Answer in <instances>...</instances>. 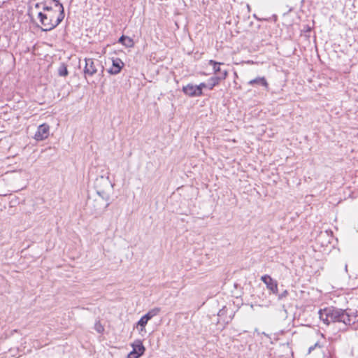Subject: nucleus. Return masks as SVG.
<instances>
[{
  "mask_svg": "<svg viewBox=\"0 0 358 358\" xmlns=\"http://www.w3.org/2000/svg\"><path fill=\"white\" fill-rule=\"evenodd\" d=\"M161 311V308L158 307H155L151 310H150L147 314L150 315V317L152 318L155 316L157 315Z\"/></svg>",
  "mask_w": 358,
  "mask_h": 358,
  "instance_id": "17",
  "label": "nucleus"
},
{
  "mask_svg": "<svg viewBox=\"0 0 358 358\" xmlns=\"http://www.w3.org/2000/svg\"><path fill=\"white\" fill-rule=\"evenodd\" d=\"M288 295V292L287 290H284L282 293H278V298L279 300H281L285 298Z\"/></svg>",
  "mask_w": 358,
  "mask_h": 358,
  "instance_id": "21",
  "label": "nucleus"
},
{
  "mask_svg": "<svg viewBox=\"0 0 358 358\" xmlns=\"http://www.w3.org/2000/svg\"><path fill=\"white\" fill-rule=\"evenodd\" d=\"M182 91L185 95H187L189 97L201 96L200 91L196 87V85H194L192 83H189L187 85L183 86Z\"/></svg>",
  "mask_w": 358,
  "mask_h": 358,
  "instance_id": "10",
  "label": "nucleus"
},
{
  "mask_svg": "<svg viewBox=\"0 0 358 358\" xmlns=\"http://www.w3.org/2000/svg\"><path fill=\"white\" fill-rule=\"evenodd\" d=\"M113 185L109 180V177L101 176L95 182V192L103 199L108 201L110 199V192L113 189Z\"/></svg>",
  "mask_w": 358,
  "mask_h": 358,
  "instance_id": "3",
  "label": "nucleus"
},
{
  "mask_svg": "<svg viewBox=\"0 0 358 358\" xmlns=\"http://www.w3.org/2000/svg\"><path fill=\"white\" fill-rule=\"evenodd\" d=\"M261 280L266 284V288L273 294H278V282L273 280L270 275H264L261 277Z\"/></svg>",
  "mask_w": 358,
  "mask_h": 358,
  "instance_id": "6",
  "label": "nucleus"
},
{
  "mask_svg": "<svg viewBox=\"0 0 358 358\" xmlns=\"http://www.w3.org/2000/svg\"><path fill=\"white\" fill-rule=\"evenodd\" d=\"M50 127L48 124L44 123L38 127L37 131L35 133L34 138L37 141H43L47 138L49 136Z\"/></svg>",
  "mask_w": 358,
  "mask_h": 358,
  "instance_id": "7",
  "label": "nucleus"
},
{
  "mask_svg": "<svg viewBox=\"0 0 358 358\" xmlns=\"http://www.w3.org/2000/svg\"><path fill=\"white\" fill-rule=\"evenodd\" d=\"M196 87L200 91V96H202L203 95V89L208 88V83H201L199 85H196Z\"/></svg>",
  "mask_w": 358,
  "mask_h": 358,
  "instance_id": "20",
  "label": "nucleus"
},
{
  "mask_svg": "<svg viewBox=\"0 0 358 358\" xmlns=\"http://www.w3.org/2000/svg\"><path fill=\"white\" fill-rule=\"evenodd\" d=\"M227 310H228L226 306H223V308L219 310V312L217 313V323H222L224 325H226L228 324L232 320V316H227Z\"/></svg>",
  "mask_w": 358,
  "mask_h": 358,
  "instance_id": "11",
  "label": "nucleus"
},
{
  "mask_svg": "<svg viewBox=\"0 0 358 358\" xmlns=\"http://www.w3.org/2000/svg\"><path fill=\"white\" fill-rule=\"evenodd\" d=\"M8 201H15L17 199V196L15 194H10L8 197Z\"/></svg>",
  "mask_w": 358,
  "mask_h": 358,
  "instance_id": "23",
  "label": "nucleus"
},
{
  "mask_svg": "<svg viewBox=\"0 0 358 358\" xmlns=\"http://www.w3.org/2000/svg\"><path fill=\"white\" fill-rule=\"evenodd\" d=\"M85 65L83 69V73L85 78L87 76H93L100 69V73L99 76H103L104 72V67L101 65L100 61L97 59H93L92 58H86L85 59Z\"/></svg>",
  "mask_w": 358,
  "mask_h": 358,
  "instance_id": "4",
  "label": "nucleus"
},
{
  "mask_svg": "<svg viewBox=\"0 0 358 358\" xmlns=\"http://www.w3.org/2000/svg\"><path fill=\"white\" fill-rule=\"evenodd\" d=\"M311 30H312L311 27L306 24V25H303V29L301 30V31L303 33H310L311 31Z\"/></svg>",
  "mask_w": 358,
  "mask_h": 358,
  "instance_id": "22",
  "label": "nucleus"
},
{
  "mask_svg": "<svg viewBox=\"0 0 358 358\" xmlns=\"http://www.w3.org/2000/svg\"><path fill=\"white\" fill-rule=\"evenodd\" d=\"M56 7H59V13L57 15V22H62L64 18V8L62 3L59 0H52Z\"/></svg>",
  "mask_w": 358,
  "mask_h": 358,
  "instance_id": "15",
  "label": "nucleus"
},
{
  "mask_svg": "<svg viewBox=\"0 0 358 358\" xmlns=\"http://www.w3.org/2000/svg\"><path fill=\"white\" fill-rule=\"evenodd\" d=\"M96 330H97L98 332L101 333V332H102L103 331V328L101 326H100V327L96 328Z\"/></svg>",
  "mask_w": 358,
  "mask_h": 358,
  "instance_id": "26",
  "label": "nucleus"
},
{
  "mask_svg": "<svg viewBox=\"0 0 358 358\" xmlns=\"http://www.w3.org/2000/svg\"><path fill=\"white\" fill-rule=\"evenodd\" d=\"M118 43H121L126 48H132L134 45V40L125 35H122L118 39Z\"/></svg>",
  "mask_w": 358,
  "mask_h": 358,
  "instance_id": "14",
  "label": "nucleus"
},
{
  "mask_svg": "<svg viewBox=\"0 0 358 358\" xmlns=\"http://www.w3.org/2000/svg\"><path fill=\"white\" fill-rule=\"evenodd\" d=\"M208 64L213 66V72L215 74L222 75V73L224 71H227L226 69H222L220 68V65H222L223 63L216 62L215 60L210 59L208 61Z\"/></svg>",
  "mask_w": 358,
  "mask_h": 358,
  "instance_id": "13",
  "label": "nucleus"
},
{
  "mask_svg": "<svg viewBox=\"0 0 358 358\" xmlns=\"http://www.w3.org/2000/svg\"><path fill=\"white\" fill-rule=\"evenodd\" d=\"M148 323V321H146L143 317H141V319L137 322V326H140L141 327V330L145 329L146 324Z\"/></svg>",
  "mask_w": 358,
  "mask_h": 358,
  "instance_id": "19",
  "label": "nucleus"
},
{
  "mask_svg": "<svg viewBox=\"0 0 358 358\" xmlns=\"http://www.w3.org/2000/svg\"><path fill=\"white\" fill-rule=\"evenodd\" d=\"M228 76V71H224L222 73V75H217L215 76L210 77L208 80V88L211 90L216 85H217L222 80H224L227 78Z\"/></svg>",
  "mask_w": 358,
  "mask_h": 358,
  "instance_id": "9",
  "label": "nucleus"
},
{
  "mask_svg": "<svg viewBox=\"0 0 358 358\" xmlns=\"http://www.w3.org/2000/svg\"><path fill=\"white\" fill-rule=\"evenodd\" d=\"M319 317L325 324H341L343 327H339V329L345 330L348 326L351 325L352 313H349L347 310L337 308L334 307H327L320 309L318 312Z\"/></svg>",
  "mask_w": 358,
  "mask_h": 358,
  "instance_id": "1",
  "label": "nucleus"
},
{
  "mask_svg": "<svg viewBox=\"0 0 358 358\" xmlns=\"http://www.w3.org/2000/svg\"><path fill=\"white\" fill-rule=\"evenodd\" d=\"M348 312L349 313H352V322L351 324L355 323L356 322H358V311H352V310H348Z\"/></svg>",
  "mask_w": 358,
  "mask_h": 358,
  "instance_id": "18",
  "label": "nucleus"
},
{
  "mask_svg": "<svg viewBox=\"0 0 358 358\" xmlns=\"http://www.w3.org/2000/svg\"><path fill=\"white\" fill-rule=\"evenodd\" d=\"M316 347L320 348V345L318 343H316L314 345L310 346L308 349V352H311Z\"/></svg>",
  "mask_w": 358,
  "mask_h": 358,
  "instance_id": "24",
  "label": "nucleus"
},
{
  "mask_svg": "<svg viewBox=\"0 0 358 358\" xmlns=\"http://www.w3.org/2000/svg\"><path fill=\"white\" fill-rule=\"evenodd\" d=\"M132 350L128 354L127 358H140L145 352L143 342L138 339L131 344Z\"/></svg>",
  "mask_w": 358,
  "mask_h": 358,
  "instance_id": "5",
  "label": "nucleus"
},
{
  "mask_svg": "<svg viewBox=\"0 0 358 358\" xmlns=\"http://www.w3.org/2000/svg\"><path fill=\"white\" fill-rule=\"evenodd\" d=\"M43 10L48 12V13H43V12L38 13L40 22L44 27L41 29L43 31H50L56 28L61 22H57V17L54 20L56 11H54L51 6L44 4Z\"/></svg>",
  "mask_w": 358,
  "mask_h": 358,
  "instance_id": "2",
  "label": "nucleus"
},
{
  "mask_svg": "<svg viewBox=\"0 0 358 358\" xmlns=\"http://www.w3.org/2000/svg\"><path fill=\"white\" fill-rule=\"evenodd\" d=\"M248 84L251 86H254L255 85L262 86L266 91H268L269 90V85L265 77H257L255 79L250 80Z\"/></svg>",
  "mask_w": 358,
  "mask_h": 358,
  "instance_id": "12",
  "label": "nucleus"
},
{
  "mask_svg": "<svg viewBox=\"0 0 358 358\" xmlns=\"http://www.w3.org/2000/svg\"><path fill=\"white\" fill-rule=\"evenodd\" d=\"M124 64L120 58L112 59V66L107 70L110 75H117L120 73Z\"/></svg>",
  "mask_w": 358,
  "mask_h": 358,
  "instance_id": "8",
  "label": "nucleus"
},
{
  "mask_svg": "<svg viewBox=\"0 0 358 358\" xmlns=\"http://www.w3.org/2000/svg\"><path fill=\"white\" fill-rule=\"evenodd\" d=\"M41 3H37L35 4V8H40V6H41Z\"/></svg>",
  "mask_w": 358,
  "mask_h": 358,
  "instance_id": "27",
  "label": "nucleus"
},
{
  "mask_svg": "<svg viewBox=\"0 0 358 358\" xmlns=\"http://www.w3.org/2000/svg\"><path fill=\"white\" fill-rule=\"evenodd\" d=\"M144 319L146 320V321H149L152 318L150 317V315H148L147 313L145 314L143 316Z\"/></svg>",
  "mask_w": 358,
  "mask_h": 358,
  "instance_id": "25",
  "label": "nucleus"
},
{
  "mask_svg": "<svg viewBox=\"0 0 358 358\" xmlns=\"http://www.w3.org/2000/svg\"><path fill=\"white\" fill-rule=\"evenodd\" d=\"M69 74L67 66L64 63H61L58 68V75L62 77H66Z\"/></svg>",
  "mask_w": 358,
  "mask_h": 358,
  "instance_id": "16",
  "label": "nucleus"
}]
</instances>
